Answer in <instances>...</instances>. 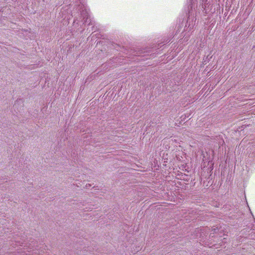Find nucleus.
<instances>
[{"mask_svg": "<svg viewBox=\"0 0 255 255\" xmlns=\"http://www.w3.org/2000/svg\"><path fill=\"white\" fill-rule=\"evenodd\" d=\"M66 3L69 5L70 16L74 17L73 26L75 28L79 29V26L87 23L88 25H93L85 0H66Z\"/></svg>", "mask_w": 255, "mask_h": 255, "instance_id": "obj_1", "label": "nucleus"}, {"mask_svg": "<svg viewBox=\"0 0 255 255\" xmlns=\"http://www.w3.org/2000/svg\"><path fill=\"white\" fill-rule=\"evenodd\" d=\"M188 18L185 28L186 30L188 29L190 31L193 28L195 23L196 20V8H197L198 4L199 7L201 6L203 11L206 13L207 12L206 7L209 2H208V0H188Z\"/></svg>", "mask_w": 255, "mask_h": 255, "instance_id": "obj_2", "label": "nucleus"}, {"mask_svg": "<svg viewBox=\"0 0 255 255\" xmlns=\"http://www.w3.org/2000/svg\"><path fill=\"white\" fill-rule=\"evenodd\" d=\"M252 151L251 152H252V154L254 155V156H255V144H254L253 146V147L251 149Z\"/></svg>", "mask_w": 255, "mask_h": 255, "instance_id": "obj_3", "label": "nucleus"}, {"mask_svg": "<svg viewBox=\"0 0 255 255\" xmlns=\"http://www.w3.org/2000/svg\"><path fill=\"white\" fill-rule=\"evenodd\" d=\"M21 102V100H17V101L15 102V104H14V107H16V104H17V103H18Z\"/></svg>", "mask_w": 255, "mask_h": 255, "instance_id": "obj_4", "label": "nucleus"}, {"mask_svg": "<svg viewBox=\"0 0 255 255\" xmlns=\"http://www.w3.org/2000/svg\"><path fill=\"white\" fill-rule=\"evenodd\" d=\"M66 18H67V20H68V21H69V20H70V17L69 16V15H67V16H66ZM65 18H66V16H65ZM68 22L69 23V21H68Z\"/></svg>", "mask_w": 255, "mask_h": 255, "instance_id": "obj_5", "label": "nucleus"}, {"mask_svg": "<svg viewBox=\"0 0 255 255\" xmlns=\"http://www.w3.org/2000/svg\"><path fill=\"white\" fill-rule=\"evenodd\" d=\"M250 211H251V210H250ZM250 212H251V213L252 215V216H253V217H254L253 214L252 213V212H251V211H250Z\"/></svg>", "mask_w": 255, "mask_h": 255, "instance_id": "obj_6", "label": "nucleus"}, {"mask_svg": "<svg viewBox=\"0 0 255 255\" xmlns=\"http://www.w3.org/2000/svg\"><path fill=\"white\" fill-rule=\"evenodd\" d=\"M254 219H255H255L254 218Z\"/></svg>", "mask_w": 255, "mask_h": 255, "instance_id": "obj_7", "label": "nucleus"}]
</instances>
